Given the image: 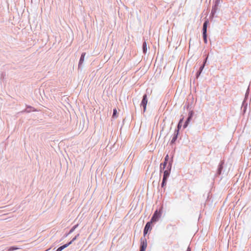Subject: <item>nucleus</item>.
Segmentation results:
<instances>
[{"instance_id":"28","label":"nucleus","mask_w":251,"mask_h":251,"mask_svg":"<svg viewBox=\"0 0 251 251\" xmlns=\"http://www.w3.org/2000/svg\"><path fill=\"white\" fill-rule=\"evenodd\" d=\"M221 166H220L218 169L219 170L218 171H219V173H220V172H221Z\"/></svg>"},{"instance_id":"10","label":"nucleus","mask_w":251,"mask_h":251,"mask_svg":"<svg viewBox=\"0 0 251 251\" xmlns=\"http://www.w3.org/2000/svg\"><path fill=\"white\" fill-rule=\"evenodd\" d=\"M73 232H71V229H70L68 233H66L65 234H64V235L63 236V237L61 238V239L60 240L59 242H61V241H62L63 239H64L67 237H68V236L69 235H70V234H71Z\"/></svg>"},{"instance_id":"4","label":"nucleus","mask_w":251,"mask_h":251,"mask_svg":"<svg viewBox=\"0 0 251 251\" xmlns=\"http://www.w3.org/2000/svg\"><path fill=\"white\" fill-rule=\"evenodd\" d=\"M168 167H169V169L165 170L164 172V175H163V178H164V179H167L170 176V172H171V165H169Z\"/></svg>"},{"instance_id":"26","label":"nucleus","mask_w":251,"mask_h":251,"mask_svg":"<svg viewBox=\"0 0 251 251\" xmlns=\"http://www.w3.org/2000/svg\"><path fill=\"white\" fill-rule=\"evenodd\" d=\"M201 73V71H199V72H198L197 73V77H198L200 75Z\"/></svg>"},{"instance_id":"8","label":"nucleus","mask_w":251,"mask_h":251,"mask_svg":"<svg viewBox=\"0 0 251 251\" xmlns=\"http://www.w3.org/2000/svg\"><path fill=\"white\" fill-rule=\"evenodd\" d=\"M208 21L207 20L205 21L204 23H203V28H202V31L203 32L206 33L207 32V24H208Z\"/></svg>"},{"instance_id":"25","label":"nucleus","mask_w":251,"mask_h":251,"mask_svg":"<svg viewBox=\"0 0 251 251\" xmlns=\"http://www.w3.org/2000/svg\"><path fill=\"white\" fill-rule=\"evenodd\" d=\"M167 179H164V178H163V180H162V186L163 187L164 185H165V181Z\"/></svg>"},{"instance_id":"3","label":"nucleus","mask_w":251,"mask_h":251,"mask_svg":"<svg viewBox=\"0 0 251 251\" xmlns=\"http://www.w3.org/2000/svg\"><path fill=\"white\" fill-rule=\"evenodd\" d=\"M147 103H148L147 95L146 94H145L143 96V99H142V100L141 103V105L144 108V111H146Z\"/></svg>"},{"instance_id":"23","label":"nucleus","mask_w":251,"mask_h":251,"mask_svg":"<svg viewBox=\"0 0 251 251\" xmlns=\"http://www.w3.org/2000/svg\"><path fill=\"white\" fill-rule=\"evenodd\" d=\"M166 164H167V161H165V162L163 164V169L165 168V166H166ZM162 164H160V169H161V170L162 169Z\"/></svg>"},{"instance_id":"27","label":"nucleus","mask_w":251,"mask_h":251,"mask_svg":"<svg viewBox=\"0 0 251 251\" xmlns=\"http://www.w3.org/2000/svg\"><path fill=\"white\" fill-rule=\"evenodd\" d=\"M215 12H216L215 10V9H213L212 10V11H211L212 14L213 15Z\"/></svg>"},{"instance_id":"31","label":"nucleus","mask_w":251,"mask_h":251,"mask_svg":"<svg viewBox=\"0 0 251 251\" xmlns=\"http://www.w3.org/2000/svg\"><path fill=\"white\" fill-rule=\"evenodd\" d=\"M140 251H145V250H143V249H141Z\"/></svg>"},{"instance_id":"14","label":"nucleus","mask_w":251,"mask_h":251,"mask_svg":"<svg viewBox=\"0 0 251 251\" xmlns=\"http://www.w3.org/2000/svg\"><path fill=\"white\" fill-rule=\"evenodd\" d=\"M117 111L116 108L113 109V112L112 115V118H116L117 117Z\"/></svg>"},{"instance_id":"12","label":"nucleus","mask_w":251,"mask_h":251,"mask_svg":"<svg viewBox=\"0 0 251 251\" xmlns=\"http://www.w3.org/2000/svg\"><path fill=\"white\" fill-rule=\"evenodd\" d=\"M147 248V242L146 241H143L141 243V249H143V250H146V249Z\"/></svg>"},{"instance_id":"16","label":"nucleus","mask_w":251,"mask_h":251,"mask_svg":"<svg viewBox=\"0 0 251 251\" xmlns=\"http://www.w3.org/2000/svg\"><path fill=\"white\" fill-rule=\"evenodd\" d=\"M202 34L204 43L206 44L207 43L206 33L203 32Z\"/></svg>"},{"instance_id":"22","label":"nucleus","mask_w":251,"mask_h":251,"mask_svg":"<svg viewBox=\"0 0 251 251\" xmlns=\"http://www.w3.org/2000/svg\"><path fill=\"white\" fill-rule=\"evenodd\" d=\"M193 112L192 111H191L189 112L188 117H190V118H192L193 117Z\"/></svg>"},{"instance_id":"9","label":"nucleus","mask_w":251,"mask_h":251,"mask_svg":"<svg viewBox=\"0 0 251 251\" xmlns=\"http://www.w3.org/2000/svg\"><path fill=\"white\" fill-rule=\"evenodd\" d=\"M148 48H147V44L146 42H144L143 44V52L146 53L147 51Z\"/></svg>"},{"instance_id":"29","label":"nucleus","mask_w":251,"mask_h":251,"mask_svg":"<svg viewBox=\"0 0 251 251\" xmlns=\"http://www.w3.org/2000/svg\"><path fill=\"white\" fill-rule=\"evenodd\" d=\"M191 251V250L188 247L187 249V251Z\"/></svg>"},{"instance_id":"18","label":"nucleus","mask_w":251,"mask_h":251,"mask_svg":"<svg viewBox=\"0 0 251 251\" xmlns=\"http://www.w3.org/2000/svg\"><path fill=\"white\" fill-rule=\"evenodd\" d=\"M207 59V57L206 58V59H205L203 64L200 68V71H201H201H202V70L203 69V68L204 67V65H205V64L206 63V62Z\"/></svg>"},{"instance_id":"19","label":"nucleus","mask_w":251,"mask_h":251,"mask_svg":"<svg viewBox=\"0 0 251 251\" xmlns=\"http://www.w3.org/2000/svg\"><path fill=\"white\" fill-rule=\"evenodd\" d=\"M73 242H74L72 241V240H71L70 241H69V242H67L66 244H64V245L65 246L66 248H67L70 245H71L73 243Z\"/></svg>"},{"instance_id":"6","label":"nucleus","mask_w":251,"mask_h":251,"mask_svg":"<svg viewBox=\"0 0 251 251\" xmlns=\"http://www.w3.org/2000/svg\"><path fill=\"white\" fill-rule=\"evenodd\" d=\"M25 111L27 113H29L31 111H37V110L30 105H26V109Z\"/></svg>"},{"instance_id":"7","label":"nucleus","mask_w":251,"mask_h":251,"mask_svg":"<svg viewBox=\"0 0 251 251\" xmlns=\"http://www.w3.org/2000/svg\"><path fill=\"white\" fill-rule=\"evenodd\" d=\"M178 133V130L175 131V133L174 135V137H173V138L171 140V143H174L175 142V141H176V140L177 138Z\"/></svg>"},{"instance_id":"21","label":"nucleus","mask_w":251,"mask_h":251,"mask_svg":"<svg viewBox=\"0 0 251 251\" xmlns=\"http://www.w3.org/2000/svg\"><path fill=\"white\" fill-rule=\"evenodd\" d=\"M183 121V119H181L180 120L179 122V123L178 124V126H177V128H178V130H179V129L180 128L181 126H180V124L182 123V122Z\"/></svg>"},{"instance_id":"24","label":"nucleus","mask_w":251,"mask_h":251,"mask_svg":"<svg viewBox=\"0 0 251 251\" xmlns=\"http://www.w3.org/2000/svg\"><path fill=\"white\" fill-rule=\"evenodd\" d=\"M125 120H126V118L124 119L123 120V124H122V126L121 127V130H122V129L124 128V122H125Z\"/></svg>"},{"instance_id":"11","label":"nucleus","mask_w":251,"mask_h":251,"mask_svg":"<svg viewBox=\"0 0 251 251\" xmlns=\"http://www.w3.org/2000/svg\"><path fill=\"white\" fill-rule=\"evenodd\" d=\"M19 248L15 246H11L9 248L7 251H14L19 249Z\"/></svg>"},{"instance_id":"1","label":"nucleus","mask_w":251,"mask_h":251,"mask_svg":"<svg viewBox=\"0 0 251 251\" xmlns=\"http://www.w3.org/2000/svg\"><path fill=\"white\" fill-rule=\"evenodd\" d=\"M161 216H162L161 210H159V211H158L157 210H156L154 212V213L151 218V222L152 223V222H156L158 221L159 220V219L160 218V217H161Z\"/></svg>"},{"instance_id":"32","label":"nucleus","mask_w":251,"mask_h":251,"mask_svg":"<svg viewBox=\"0 0 251 251\" xmlns=\"http://www.w3.org/2000/svg\"><path fill=\"white\" fill-rule=\"evenodd\" d=\"M124 172H125V170H124L123 173H122V176H123V174H124Z\"/></svg>"},{"instance_id":"13","label":"nucleus","mask_w":251,"mask_h":251,"mask_svg":"<svg viewBox=\"0 0 251 251\" xmlns=\"http://www.w3.org/2000/svg\"><path fill=\"white\" fill-rule=\"evenodd\" d=\"M191 119L192 118H191L190 117L187 118V120L186 121V122L183 126L184 128H186L188 126V125L189 123L190 122V121L191 120Z\"/></svg>"},{"instance_id":"33","label":"nucleus","mask_w":251,"mask_h":251,"mask_svg":"<svg viewBox=\"0 0 251 251\" xmlns=\"http://www.w3.org/2000/svg\"><path fill=\"white\" fill-rule=\"evenodd\" d=\"M131 157V154L129 156V158H130Z\"/></svg>"},{"instance_id":"17","label":"nucleus","mask_w":251,"mask_h":251,"mask_svg":"<svg viewBox=\"0 0 251 251\" xmlns=\"http://www.w3.org/2000/svg\"><path fill=\"white\" fill-rule=\"evenodd\" d=\"M78 224H77L71 228V232H74L75 229L78 226Z\"/></svg>"},{"instance_id":"15","label":"nucleus","mask_w":251,"mask_h":251,"mask_svg":"<svg viewBox=\"0 0 251 251\" xmlns=\"http://www.w3.org/2000/svg\"><path fill=\"white\" fill-rule=\"evenodd\" d=\"M66 248L64 245L58 247L55 251H62L64 249Z\"/></svg>"},{"instance_id":"5","label":"nucleus","mask_w":251,"mask_h":251,"mask_svg":"<svg viewBox=\"0 0 251 251\" xmlns=\"http://www.w3.org/2000/svg\"><path fill=\"white\" fill-rule=\"evenodd\" d=\"M151 222H148L146 224L145 227L144 228V235L147 234L148 231L151 229Z\"/></svg>"},{"instance_id":"30","label":"nucleus","mask_w":251,"mask_h":251,"mask_svg":"<svg viewBox=\"0 0 251 251\" xmlns=\"http://www.w3.org/2000/svg\"><path fill=\"white\" fill-rule=\"evenodd\" d=\"M168 157V155H167L165 157V161H167V157Z\"/></svg>"},{"instance_id":"2","label":"nucleus","mask_w":251,"mask_h":251,"mask_svg":"<svg viewBox=\"0 0 251 251\" xmlns=\"http://www.w3.org/2000/svg\"><path fill=\"white\" fill-rule=\"evenodd\" d=\"M86 53L85 52H83L81 53L80 57L79 60L78 64V70H82L83 68V64L84 61Z\"/></svg>"},{"instance_id":"20","label":"nucleus","mask_w":251,"mask_h":251,"mask_svg":"<svg viewBox=\"0 0 251 251\" xmlns=\"http://www.w3.org/2000/svg\"><path fill=\"white\" fill-rule=\"evenodd\" d=\"M79 236V234H77L72 239V241L74 242L75 240H76V239Z\"/></svg>"}]
</instances>
